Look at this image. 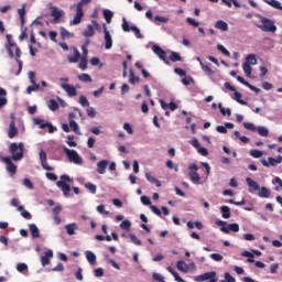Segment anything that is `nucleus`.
Masks as SVG:
<instances>
[{
	"label": "nucleus",
	"instance_id": "obj_37",
	"mask_svg": "<svg viewBox=\"0 0 282 282\" xmlns=\"http://www.w3.org/2000/svg\"><path fill=\"white\" fill-rule=\"evenodd\" d=\"M78 80L82 83H91V76H89V74L83 73L78 75Z\"/></svg>",
	"mask_w": 282,
	"mask_h": 282
},
{
	"label": "nucleus",
	"instance_id": "obj_22",
	"mask_svg": "<svg viewBox=\"0 0 282 282\" xmlns=\"http://www.w3.org/2000/svg\"><path fill=\"white\" fill-rule=\"evenodd\" d=\"M167 272H170L171 275L174 276V281L177 282H186L182 276H180V273H177L172 267L166 268Z\"/></svg>",
	"mask_w": 282,
	"mask_h": 282
},
{
	"label": "nucleus",
	"instance_id": "obj_9",
	"mask_svg": "<svg viewBox=\"0 0 282 282\" xmlns=\"http://www.w3.org/2000/svg\"><path fill=\"white\" fill-rule=\"evenodd\" d=\"M2 161L7 164V171L11 173V175H14L17 173V165L12 163V158L4 156Z\"/></svg>",
	"mask_w": 282,
	"mask_h": 282
},
{
	"label": "nucleus",
	"instance_id": "obj_54",
	"mask_svg": "<svg viewBox=\"0 0 282 282\" xmlns=\"http://www.w3.org/2000/svg\"><path fill=\"white\" fill-rule=\"evenodd\" d=\"M186 21L188 25H192V28H199V23L197 22V20L193 18H187Z\"/></svg>",
	"mask_w": 282,
	"mask_h": 282
},
{
	"label": "nucleus",
	"instance_id": "obj_43",
	"mask_svg": "<svg viewBox=\"0 0 282 282\" xmlns=\"http://www.w3.org/2000/svg\"><path fill=\"white\" fill-rule=\"evenodd\" d=\"M200 67L205 74H208L209 76L213 75V68L209 67L208 65H205L204 62H200Z\"/></svg>",
	"mask_w": 282,
	"mask_h": 282
},
{
	"label": "nucleus",
	"instance_id": "obj_6",
	"mask_svg": "<svg viewBox=\"0 0 282 282\" xmlns=\"http://www.w3.org/2000/svg\"><path fill=\"white\" fill-rule=\"evenodd\" d=\"M282 163V156L278 155L276 159L269 156L268 161H265V159L261 160V164L262 166H265L267 169H269V166H276L278 164Z\"/></svg>",
	"mask_w": 282,
	"mask_h": 282
},
{
	"label": "nucleus",
	"instance_id": "obj_10",
	"mask_svg": "<svg viewBox=\"0 0 282 282\" xmlns=\"http://www.w3.org/2000/svg\"><path fill=\"white\" fill-rule=\"evenodd\" d=\"M220 231L225 232L226 235L231 232H239V224L234 223V224H229L226 227H220Z\"/></svg>",
	"mask_w": 282,
	"mask_h": 282
},
{
	"label": "nucleus",
	"instance_id": "obj_46",
	"mask_svg": "<svg viewBox=\"0 0 282 282\" xmlns=\"http://www.w3.org/2000/svg\"><path fill=\"white\" fill-rule=\"evenodd\" d=\"M250 155H251V158L259 159V158H262L263 151H260V150H250Z\"/></svg>",
	"mask_w": 282,
	"mask_h": 282
},
{
	"label": "nucleus",
	"instance_id": "obj_29",
	"mask_svg": "<svg viewBox=\"0 0 282 282\" xmlns=\"http://www.w3.org/2000/svg\"><path fill=\"white\" fill-rule=\"evenodd\" d=\"M33 122L34 124H36L40 129H45L47 128L48 123L47 121L43 120V119H39V118H35L33 119Z\"/></svg>",
	"mask_w": 282,
	"mask_h": 282
},
{
	"label": "nucleus",
	"instance_id": "obj_21",
	"mask_svg": "<svg viewBox=\"0 0 282 282\" xmlns=\"http://www.w3.org/2000/svg\"><path fill=\"white\" fill-rule=\"evenodd\" d=\"M145 180H148V182H150V184H155V186L158 188H160V186H162V182H160V180L155 178L153 175H151V173L147 172L145 173Z\"/></svg>",
	"mask_w": 282,
	"mask_h": 282
},
{
	"label": "nucleus",
	"instance_id": "obj_64",
	"mask_svg": "<svg viewBox=\"0 0 282 282\" xmlns=\"http://www.w3.org/2000/svg\"><path fill=\"white\" fill-rule=\"evenodd\" d=\"M61 36L62 39H69V32L65 28H61Z\"/></svg>",
	"mask_w": 282,
	"mask_h": 282
},
{
	"label": "nucleus",
	"instance_id": "obj_31",
	"mask_svg": "<svg viewBox=\"0 0 282 282\" xmlns=\"http://www.w3.org/2000/svg\"><path fill=\"white\" fill-rule=\"evenodd\" d=\"M264 3H268V6H271V8H275V10H282L281 2L278 0H264Z\"/></svg>",
	"mask_w": 282,
	"mask_h": 282
},
{
	"label": "nucleus",
	"instance_id": "obj_61",
	"mask_svg": "<svg viewBox=\"0 0 282 282\" xmlns=\"http://www.w3.org/2000/svg\"><path fill=\"white\" fill-rule=\"evenodd\" d=\"M235 278L230 275V273H225V280H220L219 282H235Z\"/></svg>",
	"mask_w": 282,
	"mask_h": 282
},
{
	"label": "nucleus",
	"instance_id": "obj_25",
	"mask_svg": "<svg viewBox=\"0 0 282 282\" xmlns=\"http://www.w3.org/2000/svg\"><path fill=\"white\" fill-rule=\"evenodd\" d=\"M220 213L224 219H230V207L228 206H221L220 207Z\"/></svg>",
	"mask_w": 282,
	"mask_h": 282
},
{
	"label": "nucleus",
	"instance_id": "obj_33",
	"mask_svg": "<svg viewBox=\"0 0 282 282\" xmlns=\"http://www.w3.org/2000/svg\"><path fill=\"white\" fill-rule=\"evenodd\" d=\"M234 100H236V102H239V105H248V102H246L245 100H242V96L241 93L237 91V90H234Z\"/></svg>",
	"mask_w": 282,
	"mask_h": 282
},
{
	"label": "nucleus",
	"instance_id": "obj_44",
	"mask_svg": "<svg viewBox=\"0 0 282 282\" xmlns=\"http://www.w3.org/2000/svg\"><path fill=\"white\" fill-rule=\"evenodd\" d=\"M121 230H131V221L130 220H123L120 224Z\"/></svg>",
	"mask_w": 282,
	"mask_h": 282
},
{
	"label": "nucleus",
	"instance_id": "obj_23",
	"mask_svg": "<svg viewBox=\"0 0 282 282\" xmlns=\"http://www.w3.org/2000/svg\"><path fill=\"white\" fill-rule=\"evenodd\" d=\"M216 30H221V32H228V23L223 20H219L215 23Z\"/></svg>",
	"mask_w": 282,
	"mask_h": 282
},
{
	"label": "nucleus",
	"instance_id": "obj_62",
	"mask_svg": "<svg viewBox=\"0 0 282 282\" xmlns=\"http://www.w3.org/2000/svg\"><path fill=\"white\" fill-rule=\"evenodd\" d=\"M47 180H51V182H56L58 180V176L52 172H46Z\"/></svg>",
	"mask_w": 282,
	"mask_h": 282
},
{
	"label": "nucleus",
	"instance_id": "obj_52",
	"mask_svg": "<svg viewBox=\"0 0 282 282\" xmlns=\"http://www.w3.org/2000/svg\"><path fill=\"white\" fill-rule=\"evenodd\" d=\"M217 50H219V52H221V54H224L225 56H230V52L224 45L218 44Z\"/></svg>",
	"mask_w": 282,
	"mask_h": 282
},
{
	"label": "nucleus",
	"instance_id": "obj_26",
	"mask_svg": "<svg viewBox=\"0 0 282 282\" xmlns=\"http://www.w3.org/2000/svg\"><path fill=\"white\" fill-rule=\"evenodd\" d=\"M46 105L51 111H58V101L56 99H50Z\"/></svg>",
	"mask_w": 282,
	"mask_h": 282
},
{
	"label": "nucleus",
	"instance_id": "obj_27",
	"mask_svg": "<svg viewBox=\"0 0 282 282\" xmlns=\"http://www.w3.org/2000/svg\"><path fill=\"white\" fill-rule=\"evenodd\" d=\"M86 259L90 265H96V254L91 251H86Z\"/></svg>",
	"mask_w": 282,
	"mask_h": 282
},
{
	"label": "nucleus",
	"instance_id": "obj_11",
	"mask_svg": "<svg viewBox=\"0 0 282 282\" xmlns=\"http://www.w3.org/2000/svg\"><path fill=\"white\" fill-rule=\"evenodd\" d=\"M85 17V11H83V9H78L76 7V13L74 15V19L72 21L73 25H78L80 24V22L83 21V18Z\"/></svg>",
	"mask_w": 282,
	"mask_h": 282
},
{
	"label": "nucleus",
	"instance_id": "obj_59",
	"mask_svg": "<svg viewBox=\"0 0 282 282\" xmlns=\"http://www.w3.org/2000/svg\"><path fill=\"white\" fill-rule=\"evenodd\" d=\"M17 270H18V272H28V264H25V263H19V264L17 265Z\"/></svg>",
	"mask_w": 282,
	"mask_h": 282
},
{
	"label": "nucleus",
	"instance_id": "obj_40",
	"mask_svg": "<svg viewBox=\"0 0 282 282\" xmlns=\"http://www.w3.org/2000/svg\"><path fill=\"white\" fill-rule=\"evenodd\" d=\"M218 109H220L221 116H232V111L230 110V108L226 109L221 107V104H218Z\"/></svg>",
	"mask_w": 282,
	"mask_h": 282
},
{
	"label": "nucleus",
	"instance_id": "obj_4",
	"mask_svg": "<svg viewBox=\"0 0 282 282\" xmlns=\"http://www.w3.org/2000/svg\"><path fill=\"white\" fill-rule=\"evenodd\" d=\"M260 24L258 28L260 30H262V32H276V25L274 24V21L265 18V17H261L260 18Z\"/></svg>",
	"mask_w": 282,
	"mask_h": 282
},
{
	"label": "nucleus",
	"instance_id": "obj_16",
	"mask_svg": "<svg viewBox=\"0 0 282 282\" xmlns=\"http://www.w3.org/2000/svg\"><path fill=\"white\" fill-rule=\"evenodd\" d=\"M8 135L11 140H12V138H15V135H19V129H17V124H15L14 120H12L10 122Z\"/></svg>",
	"mask_w": 282,
	"mask_h": 282
},
{
	"label": "nucleus",
	"instance_id": "obj_60",
	"mask_svg": "<svg viewBox=\"0 0 282 282\" xmlns=\"http://www.w3.org/2000/svg\"><path fill=\"white\" fill-rule=\"evenodd\" d=\"M23 184L24 186H26V188H30V191L34 188V184L32 183V181H30V178H24Z\"/></svg>",
	"mask_w": 282,
	"mask_h": 282
},
{
	"label": "nucleus",
	"instance_id": "obj_3",
	"mask_svg": "<svg viewBox=\"0 0 282 282\" xmlns=\"http://www.w3.org/2000/svg\"><path fill=\"white\" fill-rule=\"evenodd\" d=\"M67 182H72V178L68 175H62L61 181H57L56 186L63 191L65 197H69V193L72 191V187Z\"/></svg>",
	"mask_w": 282,
	"mask_h": 282
},
{
	"label": "nucleus",
	"instance_id": "obj_13",
	"mask_svg": "<svg viewBox=\"0 0 282 282\" xmlns=\"http://www.w3.org/2000/svg\"><path fill=\"white\" fill-rule=\"evenodd\" d=\"M105 34V47L107 50H111L113 47V40L111 39V34L109 33V30L107 28L104 29Z\"/></svg>",
	"mask_w": 282,
	"mask_h": 282
},
{
	"label": "nucleus",
	"instance_id": "obj_24",
	"mask_svg": "<svg viewBox=\"0 0 282 282\" xmlns=\"http://www.w3.org/2000/svg\"><path fill=\"white\" fill-rule=\"evenodd\" d=\"M51 17L55 19V21H58L61 17H63V11L58 10L56 7L51 8Z\"/></svg>",
	"mask_w": 282,
	"mask_h": 282
},
{
	"label": "nucleus",
	"instance_id": "obj_15",
	"mask_svg": "<svg viewBox=\"0 0 282 282\" xmlns=\"http://www.w3.org/2000/svg\"><path fill=\"white\" fill-rule=\"evenodd\" d=\"M54 257V252L52 250L45 251L44 256L41 257V263L43 267L50 264V260Z\"/></svg>",
	"mask_w": 282,
	"mask_h": 282
},
{
	"label": "nucleus",
	"instance_id": "obj_51",
	"mask_svg": "<svg viewBox=\"0 0 282 282\" xmlns=\"http://www.w3.org/2000/svg\"><path fill=\"white\" fill-rule=\"evenodd\" d=\"M245 129H247L248 131H257V126H254V123L251 122H245L243 123Z\"/></svg>",
	"mask_w": 282,
	"mask_h": 282
},
{
	"label": "nucleus",
	"instance_id": "obj_36",
	"mask_svg": "<svg viewBox=\"0 0 282 282\" xmlns=\"http://www.w3.org/2000/svg\"><path fill=\"white\" fill-rule=\"evenodd\" d=\"M258 195L259 197H264V199H268L270 197V189L267 187H261Z\"/></svg>",
	"mask_w": 282,
	"mask_h": 282
},
{
	"label": "nucleus",
	"instance_id": "obj_49",
	"mask_svg": "<svg viewBox=\"0 0 282 282\" xmlns=\"http://www.w3.org/2000/svg\"><path fill=\"white\" fill-rule=\"evenodd\" d=\"M130 240L132 241V243H134L135 246H142V240L138 239V237L133 234H130Z\"/></svg>",
	"mask_w": 282,
	"mask_h": 282
},
{
	"label": "nucleus",
	"instance_id": "obj_20",
	"mask_svg": "<svg viewBox=\"0 0 282 282\" xmlns=\"http://www.w3.org/2000/svg\"><path fill=\"white\" fill-rule=\"evenodd\" d=\"M72 162L73 164H77L78 166H82L83 164V158L78 155V152H76V150H72Z\"/></svg>",
	"mask_w": 282,
	"mask_h": 282
},
{
	"label": "nucleus",
	"instance_id": "obj_48",
	"mask_svg": "<svg viewBox=\"0 0 282 282\" xmlns=\"http://www.w3.org/2000/svg\"><path fill=\"white\" fill-rule=\"evenodd\" d=\"M85 188H87V191H89V193H93V195H95V193L97 191L96 185H94L93 183H86Z\"/></svg>",
	"mask_w": 282,
	"mask_h": 282
},
{
	"label": "nucleus",
	"instance_id": "obj_2",
	"mask_svg": "<svg viewBox=\"0 0 282 282\" xmlns=\"http://www.w3.org/2000/svg\"><path fill=\"white\" fill-rule=\"evenodd\" d=\"M25 151V145L23 144V142H12L9 147V152L12 155V160H14V162H19L21 161V159L23 158V153Z\"/></svg>",
	"mask_w": 282,
	"mask_h": 282
},
{
	"label": "nucleus",
	"instance_id": "obj_47",
	"mask_svg": "<svg viewBox=\"0 0 282 282\" xmlns=\"http://www.w3.org/2000/svg\"><path fill=\"white\" fill-rule=\"evenodd\" d=\"M130 32H133L137 39H142V33L140 32V29H138V26H131Z\"/></svg>",
	"mask_w": 282,
	"mask_h": 282
},
{
	"label": "nucleus",
	"instance_id": "obj_28",
	"mask_svg": "<svg viewBox=\"0 0 282 282\" xmlns=\"http://www.w3.org/2000/svg\"><path fill=\"white\" fill-rule=\"evenodd\" d=\"M176 268L181 272H185V273L188 272V264H186V262L184 260L177 261Z\"/></svg>",
	"mask_w": 282,
	"mask_h": 282
},
{
	"label": "nucleus",
	"instance_id": "obj_14",
	"mask_svg": "<svg viewBox=\"0 0 282 282\" xmlns=\"http://www.w3.org/2000/svg\"><path fill=\"white\" fill-rule=\"evenodd\" d=\"M109 165V161L102 160L97 163V173L99 175H105L107 173V166Z\"/></svg>",
	"mask_w": 282,
	"mask_h": 282
},
{
	"label": "nucleus",
	"instance_id": "obj_35",
	"mask_svg": "<svg viewBox=\"0 0 282 282\" xmlns=\"http://www.w3.org/2000/svg\"><path fill=\"white\" fill-rule=\"evenodd\" d=\"M129 83H131V85H138V83H140V77L135 76L132 70H130Z\"/></svg>",
	"mask_w": 282,
	"mask_h": 282
},
{
	"label": "nucleus",
	"instance_id": "obj_57",
	"mask_svg": "<svg viewBox=\"0 0 282 282\" xmlns=\"http://www.w3.org/2000/svg\"><path fill=\"white\" fill-rule=\"evenodd\" d=\"M209 257L213 259V261H224V256L220 253H212Z\"/></svg>",
	"mask_w": 282,
	"mask_h": 282
},
{
	"label": "nucleus",
	"instance_id": "obj_17",
	"mask_svg": "<svg viewBox=\"0 0 282 282\" xmlns=\"http://www.w3.org/2000/svg\"><path fill=\"white\" fill-rule=\"evenodd\" d=\"M6 96H8V91H6V89L0 87V109H2V107H6L8 105V98Z\"/></svg>",
	"mask_w": 282,
	"mask_h": 282
},
{
	"label": "nucleus",
	"instance_id": "obj_58",
	"mask_svg": "<svg viewBox=\"0 0 282 282\" xmlns=\"http://www.w3.org/2000/svg\"><path fill=\"white\" fill-rule=\"evenodd\" d=\"M199 155H203L204 158L208 156V150L206 148H203L202 145L199 148H196Z\"/></svg>",
	"mask_w": 282,
	"mask_h": 282
},
{
	"label": "nucleus",
	"instance_id": "obj_32",
	"mask_svg": "<svg viewBox=\"0 0 282 282\" xmlns=\"http://www.w3.org/2000/svg\"><path fill=\"white\" fill-rule=\"evenodd\" d=\"M256 131H258L259 135L262 138H268L270 135V130H268L265 127L260 126L256 129Z\"/></svg>",
	"mask_w": 282,
	"mask_h": 282
},
{
	"label": "nucleus",
	"instance_id": "obj_50",
	"mask_svg": "<svg viewBox=\"0 0 282 282\" xmlns=\"http://www.w3.org/2000/svg\"><path fill=\"white\" fill-rule=\"evenodd\" d=\"M79 69H82V72H85V69H87V57H82L80 58Z\"/></svg>",
	"mask_w": 282,
	"mask_h": 282
},
{
	"label": "nucleus",
	"instance_id": "obj_41",
	"mask_svg": "<svg viewBox=\"0 0 282 282\" xmlns=\"http://www.w3.org/2000/svg\"><path fill=\"white\" fill-rule=\"evenodd\" d=\"M104 17L107 23H111V19H113V12L104 10Z\"/></svg>",
	"mask_w": 282,
	"mask_h": 282
},
{
	"label": "nucleus",
	"instance_id": "obj_56",
	"mask_svg": "<svg viewBox=\"0 0 282 282\" xmlns=\"http://www.w3.org/2000/svg\"><path fill=\"white\" fill-rule=\"evenodd\" d=\"M79 105H82V107H89V100H87V97L80 96L79 97Z\"/></svg>",
	"mask_w": 282,
	"mask_h": 282
},
{
	"label": "nucleus",
	"instance_id": "obj_5",
	"mask_svg": "<svg viewBox=\"0 0 282 282\" xmlns=\"http://www.w3.org/2000/svg\"><path fill=\"white\" fill-rule=\"evenodd\" d=\"M194 281H196V282H204V281L217 282L218 281L217 272H215V271L205 272L200 275L195 276Z\"/></svg>",
	"mask_w": 282,
	"mask_h": 282
},
{
	"label": "nucleus",
	"instance_id": "obj_42",
	"mask_svg": "<svg viewBox=\"0 0 282 282\" xmlns=\"http://www.w3.org/2000/svg\"><path fill=\"white\" fill-rule=\"evenodd\" d=\"M121 28H122L123 32H131V26L129 25L127 18L122 19Z\"/></svg>",
	"mask_w": 282,
	"mask_h": 282
},
{
	"label": "nucleus",
	"instance_id": "obj_45",
	"mask_svg": "<svg viewBox=\"0 0 282 282\" xmlns=\"http://www.w3.org/2000/svg\"><path fill=\"white\" fill-rule=\"evenodd\" d=\"M242 68L246 76H250V74H252V66L249 65L248 63H243Z\"/></svg>",
	"mask_w": 282,
	"mask_h": 282
},
{
	"label": "nucleus",
	"instance_id": "obj_7",
	"mask_svg": "<svg viewBox=\"0 0 282 282\" xmlns=\"http://www.w3.org/2000/svg\"><path fill=\"white\" fill-rule=\"evenodd\" d=\"M152 52L161 58L162 62H164L166 65H169V59H166V51H164L160 45H153Z\"/></svg>",
	"mask_w": 282,
	"mask_h": 282
},
{
	"label": "nucleus",
	"instance_id": "obj_55",
	"mask_svg": "<svg viewBox=\"0 0 282 282\" xmlns=\"http://www.w3.org/2000/svg\"><path fill=\"white\" fill-rule=\"evenodd\" d=\"M80 58H83L80 57V52H78V50H75L74 56L72 57V63H78Z\"/></svg>",
	"mask_w": 282,
	"mask_h": 282
},
{
	"label": "nucleus",
	"instance_id": "obj_34",
	"mask_svg": "<svg viewBox=\"0 0 282 282\" xmlns=\"http://www.w3.org/2000/svg\"><path fill=\"white\" fill-rule=\"evenodd\" d=\"M188 175H189V180H191V182H193V184H199V180H202V178L199 177V174L197 172H189Z\"/></svg>",
	"mask_w": 282,
	"mask_h": 282
},
{
	"label": "nucleus",
	"instance_id": "obj_1",
	"mask_svg": "<svg viewBox=\"0 0 282 282\" xmlns=\"http://www.w3.org/2000/svg\"><path fill=\"white\" fill-rule=\"evenodd\" d=\"M12 47H14L15 50V61L19 65L17 76H19V74H21V72L23 70V62L21 61V48L17 46V44L9 41V43L7 44V50L10 58H14V51H12Z\"/></svg>",
	"mask_w": 282,
	"mask_h": 282
},
{
	"label": "nucleus",
	"instance_id": "obj_39",
	"mask_svg": "<svg viewBox=\"0 0 282 282\" xmlns=\"http://www.w3.org/2000/svg\"><path fill=\"white\" fill-rule=\"evenodd\" d=\"M245 63H248V65H257V57L252 54H249L247 57H246V62Z\"/></svg>",
	"mask_w": 282,
	"mask_h": 282
},
{
	"label": "nucleus",
	"instance_id": "obj_18",
	"mask_svg": "<svg viewBox=\"0 0 282 282\" xmlns=\"http://www.w3.org/2000/svg\"><path fill=\"white\" fill-rule=\"evenodd\" d=\"M61 87L64 91H66L68 94V96H72V85L67 84L69 83V79L67 78H61Z\"/></svg>",
	"mask_w": 282,
	"mask_h": 282
},
{
	"label": "nucleus",
	"instance_id": "obj_19",
	"mask_svg": "<svg viewBox=\"0 0 282 282\" xmlns=\"http://www.w3.org/2000/svg\"><path fill=\"white\" fill-rule=\"evenodd\" d=\"M29 230L33 239H39V237H41V231H39V227L35 224L29 225Z\"/></svg>",
	"mask_w": 282,
	"mask_h": 282
},
{
	"label": "nucleus",
	"instance_id": "obj_12",
	"mask_svg": "<svg viewBox=\"0 0 282 282\" xmlns=\"http://www.w3.org/2000/svg\"><path fill=\"white\" fill-rule=\"evenodd\" d=\"M246 182H247L248 187H249V193H256V191L261 189V186H259V183H257V181H254L250 177H247Z\"/></svg>",
	"mask_w": 282,
	"mask_h": 282
},
{
	"label": "nucleus",
	"instance_id": "obj_38",
	"mask_svg": "<svg viewBox=\"0 0 282 282\" xmlns=\"http://www.w3.org/2000/svg\"><path fill=\"white\" fill-rule=\"evenodd\" d=\"M170 61H172V63H177L182 61V56L177 52H172L170 55Z\"/></svg>",
	"mask_w": 282,
	"mask_h": 282
},
{
	"label": "nucleus",
	"instance_id": "obj_63",
	"mask_svg": "<svg viewBox=\"0 0 282 282\" xmlns=\"http://www.w3.org/2000/svg\"><path fill=\"white\" fill-rule=\"evenodd\" d=\"M154 21H159L160 23H169V18L166 17H161V15H156L154 18Z\"/></svg>",
	"mask_w": 282,
	"mask_h": 282
},
{
	"label": "nucleus",
	"instance_id": "obj_30",
	"mask_svg": "<svg viewBox=\"0 0 282 282\" xmlns=\"http://www.w3.org/2000/svg\"><path fill=\"white\" fill-rule=\"evenodd\" d=\"M96 34V31H94V26L91 24H88L86 30L84 31V36L86 39H90V36H94Z\"/></svg>",
	"mask_w": 282,
	"mask_h": 282
},
{
	"label": "nucleus",
	"instance_id": "obj_8",
	"mask_svg": "<svg viewBox=\"0 0 282 282\" xmlns=\"http://www.w3.org/2000/svg\"><path fill=\"white\" fill-rule=\"evenodd\" d=\"M39 155H40L42 169H44V171H53L54 167H52L47 164V153L44 152V150H40Z\"/></svg>",
	"mask_w": 282,
	"mask_h": 282
},
{
	"label": "nucleus",
	"instance_id": "obj_53",
	"mask_svg": "<svg viewBox=\"0 0 282 282\" xmlns=\"http://www.w3.org/2000/svg\"><path fill=\"white\" fill-rule=\"evenodd\" d=\"M72 131L74 133H77V135H80V128L78 127V123L76 121H72Z\"/></svg>",
	"mask_w": 282,
	"mask_h": 282
}]
</instances>
